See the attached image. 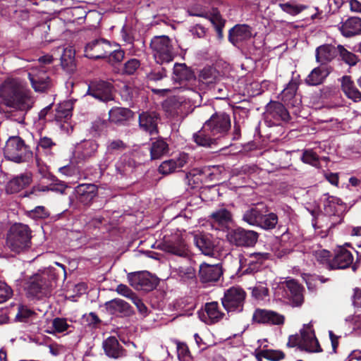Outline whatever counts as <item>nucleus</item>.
Returning a JSON list of instances; mask_svg holds the SVG:
<instances>
[{"label": "nucleus", "mask_w": 361, "mask_h": 361, "mask_svg": "<svg viewBox=\"0 0 361 361\" xmlns=\"http://www.w3.org/2000/svg\"><path fill=\"white\" fill-rule=\"evenodd\" d=\"M78 200L84 205L90 204L97 195V187L94 184H80L75 188Z\"/></svg>", "instance_id": "26"}, {"label": "nucleus", "mask_w": 361, "mask_h": 361, "mask_svg": "<svg viewBox=\"0 0 361 361\" xmlns=\"http://www.w3.org/2000/svg\"><path fill=\"white\" fill-rule=\"evenodd\" d=\"M0 95L6 106L20 111V116L16 120L18 123L23 122L25 112L32 104V99L23 86L16 80H8L1 87Z\"/></svg>", "instance_id": "1"}, {"label": "nucleus", "mask_w": 361, "mask_h": 361, "mask_svg": "<svg viewBox=\"0 0 361 361\" xmlns=\"http://www.w3.org/2000/svg\"><path fill=\"white\" fill-rule=\"evenodd\" d=\"M268 258L267 253L254 252L240 256V268L243 274H252L257 271L264 262Z\"/></svg>", "instance_id": "13"}, {"label": "nucleus", "mask_w": 361, "mask_h": 361, "mask_svg": "<svg viewBox=\"0 0 361 361\" xmlns=\"http://www.w3.org/2000/svg\"><path fill=\"white\" fill-rule=\"evenodd\" d=\"M5 157L16 163L27 161L32 156L23 139L18 136L11 137L4 148Z\"/></svg>", "instance_id": "6"}, {"label": "nucleus", "mask_w": 361, "mask_h": 361, "mask_svg": "<svg viewBox=\"0 0 361 361\" xmlns=\"http://www.w3.org/2000/svg\"><path fill=\"white\" fill-rule=\"evenodd\" d=\"M32 181L30 173H22L11 179L6 185V191L8 193H16L29 185Z\"/></svg>", "instance_id": "32"}, {"label": "nucleus", "mask_w": 361, "mask_h": 361, "mask_svg": "<svg viewBox=\"0 0 361 361\" xmlns=\"http://www.w3.org/2000/svg\"><path fill=\"white\" fill-rule=\"evenodd\" d=\"M104 307L111 314L128 316L133 312L130 305L125 300L119 298L106 302Z\"/></svg>", "instance_id": "28"}, {"label": "nucleus", "mask_w": 361, "mask_h": 361, "mask_svg": "<svg viewBox=\"0 0 361 361\" xmlns=\"http://www.w3.org/2000/svg\"><path fill=\"white\" fill-rule=\"evenodd\" d=\"M213 226L216 229H224L232 221L231 213L225 208H221L211 214Z\"/></svg>", "instance_id": "33"}, {"label": "nucleus", "mask_w": 361, "mask_h": 361, "mask_svg": "<svg viewBox=\"0 0 361 361\" xmlns=\"http://www.w3.org/2000/svg\"><path fill=\"white\" fill-rule=\"evenodd\" d=\"M202 102V95L195 91L190 90L186 96L173 97L167 99L164 107L171 116L187 115Z\"/></svg>", "instance_id": "3"}, {"label": "nucleus", "mask_w": 361, "mask_h": 361, "mask_svg": "<svg viewBox=\"0 0 361 361\" xmlns=\"http://www.w3.org/2000/svg\"><path fill=\"white\" fill-rule=\"evenodd\" d=\"M178 276L183 281L194 279L196 277V271L192 266H180L176 269Z\"/></svg>", "instance_id": "50"}, {"label": "nucleus", "mask_w": 361, "mask_h": 361, "mask_svg": "<svg viewBox=\"0 0 361 361\" xmlns=\"http://www.w3.org/2000/svg\"><path fill=\"white\" fill-rule=\"evenodd\" d=\"M28 77L36 92H44L51 86L49 77L44 66L31 68L28 73Z\"/></svg>", "instance_id": "16"}, {"label": "nucleus", "mask_w": 361, "mask_h": 361, "mask_svg": "<svg viewBox=\"0 0 361 361\" xmlns=\"http://www.w3.org/2000/svg\"><path fill=\"white\" fill-rule=\"evenodd\" d=\"M205 128L217 139L224 136L231 128L229 115L224 112L213 114L205 123Z\"/></svg>", "instance_id": "9"}, {"label": "nucleus", "mask_w": 361, "mask_h": 361, "mask_svg": "<svg viewBox=\"0 0 361 361\" xmlns=\"http://www.w3.org/2000/svg\"><path fill=\"white\" fill-rule=\"evenodd\" d=\"M224 317V313L221 311L217 302H207L204 311L200 314L201 319L207 324L219 322Z\"/></svg>", "instance_id": "21"}, {"label": "nucleus", "mask_w": 361, "mask_h": 361, "mask_svg": "<svg viewBox=\"0 0 361 361\" xmlns=\"http://www.w3.org/2000/svg\"><path fill=\"white\" fill-rule=\"evenodd\" d=\"M56 146V143L48 137H42L38 142V149H42L47 155L53 154L52 149Z\"/></svg>", "instance_id": "53"}, {"label": "nucleus", "mask_w": 361, "mask_h": 361, "mask_svg": "<svg viewBox=\"0 0 361 361\" xmlns=\"http://www.w3.org/2000/svg\"><path fill=\"white\" fill-rule=\"evenodd\" d=\"M263 212V208H260L259 206L251 207L245 211L243 219L250 225L259 226Z\"/></svg>", "instance_id": "38"}, {"label": "nucleus", "mask_w": 361, "mask_h": 361, "mask_svg": "<svg viewBox=\"0 0 361 361\" xmlns=\"http://www.w3.org/2000/svg\"><path fill=\"white\" fill-rule=\"evenodd\" d=\"M353 262L352 253L345 247H339L331 259L330 269H345L350 267Z\"/></svg>", "instance_id": "25"}, {"label": "nucleus", "mask_w": 361, "mask_h": 361, "mask_svg": "<svg viewBox=\"0 0 361 361\" xmlns=\"http://www.w3.org/2000/svg\"><path fill=\"white\" fill-rule=\"evenodd\" d=\"M52 327L54 332L62 333L68 330L69 324L66 319L57 317L53 319Z\"/></svg>", "instance_id": "58"}, {"label": "nucleus", "mask_w": 361, "mask_h": 361, "mask_svg": "<svg viewBox=\"0 0 361 361\" xmlns=\"http://www.w3.org/2000/svg\"><path fill=\"white\" fill-rule=\"evenodd\" d=\"M102 346L105 354L112 358H119L124 355V350L114 336H109L103 341Z\"/></svg>", "instance_id": "31"}, {"label": "nucleus", "mask_w": 361, "mask_h": 361, "mask_svg": "<svg viewBox=\"0 0 361 361\" xmlns=\"http://www.w3.org/2000/svg\"><path fill=\"white\" fill-rule=\"evenodd\" d=\"M245 296L246 293L241 288L233 286L225 291L221 303L227 312H240L243 310Z\"/></svg>", "instance_id": "8"}, {"label": "nucleus", "mask_w": 361, "mask_h": 361, "mask_svg": "<svg viewBox=\"0 0 361 361\" xmlns=\"http://www.w3.org/2000/svg\"><path fill=\"white\" fill-rule=\"evenodd\" d=\"M28 216L32 219H44L49 216V213L44 207L37 206L28 212Z\"/></svg>", "instance_id": "59"}, {"label": "nucleus", "mask_w": 361, "mask_h": 361, "mask_svg": "<svg viewBox=\"0 0 361 361\" xmlns=\"http://www.w3.org/2000/svg\"><path fill=\"white\" fill-rule=\"evenodd\" d=\"M301 338L298 341V348L307 353H320L322 351L319 341L310 324L305 325L300 331Z\"/></svg>", "instance_id": "14"}, {"label": "nucleus", "mask_w": 361, "mask_h": 361, "mask_svg": "<svg viewBox=\"0 0 361 361\" xmlns=\"http://www.w3.org/2000/svg\"><path fill=\"white\" fill-rule=\"evenodd\" d=\"M140 61L137 59H131L124 63L123 72L128 75L133 74L140 67Z\"/></svg>", "instance_id": "57"}, {"label": "nucleus", "mask_w": 361, "mask_h": 361, "mask_svg": "<svg viewBox=\"0 0 361 361\" xmlns=\"http://www.w3.org/2000/svg\"><path fill=\"white\" fill-rule=\"evenodd\" d=\"M312 254L318 262L325 265L327 269H330L329 264L331 263V259H330L331 255L329 251L324 249H317L313 250Z\"/></svg>", "instance_id": "49"}, {"label": "nucleus", "mask_w": 361, "mask_h": 361, "mask_svg": "<svg viewBox=\"0 0 361 361\" xmlns=\"http://www.w3.org/2000/svg\"><path fill=\"white\" fill-rule=\"evenodd\" d=\"M135 167V161L130 157L123 155L116 163V171L121 175H127Z\"/></svg>", "instance_id": "42"}, {"label": "nucleus", "mask_w": 361, "mask_h": 361, "mask_svg": "<svg viewBox=\"0 0 361 361\" xmlns=\"http://www.w3.org/2000/svg\"><path fill=\"white\" fill-rule=\"evenodd\" d=\"M194 243L206 255H210L213 253L214 244L212 237L209 235H195L193 237Z\"/></svg>", "instance_id": "36"}, {"label": "nucleus", "mask_w": 361, "mask_h": 361, "mask_svg": "<svg viewBox=\"0 0 361 361\" xmlns=\"http://www.w3.org/2000/svg\"><path fill=\"white\" fill-rule=\"evenodd\" d=\"M188 154L185 153L180 154L176 159H171L163 161L159 167V171L164 175L178 171L185 165L188 162Z\"/></svg>", "instance_id": "24"}, {"label": "nucleus", "mask_w": 361, "mask_h": 361, "mask_svg": "<svg viewBox=\"0 0 361 361\" xmlns=\"http://www.w3.org/2000/svg\"><path fill=\"white\" fill-rule=\"evenodd\" d=\"M339 30L341 34L350 37L361 34V18L357 17H350L341 23Z\"/></svg>", "instance_id": "29"}, {"label": "nucleus", "mask_w": 361, "mask_h": 361, "mask_svg": "<svg viewBox=\"0 0 361 361\" xmlns=\"http://www.w3.org/2000/svg\"><path fill=\"white\" fill-rule=\"evenodd\" d=\"M330 73V70L326 66L314 68L305 78V82L308 85H318L322 84Z\"/></svg>", "instance_id": "35"}, {"label": "nucleus", "mask_w": 361, "mask_h": 361, "mask_svg": "<svg viewBox=\"0 0 361 361\" xmlns=\"http://www.w3.org/2000/svg\"><path fill=\"white\" fill-rule=\"evenodd\" d=\"M6 246L11 252L20 253L31 246V231L23 224H15L7 233Z\"/></svg>", "instance_id": "4"}, {"label": "nucleus", "mask_w": 361, "mask_h": 361, "mask_svg": "<svg viewBox=\"0 0 361 361\" xmlns=\"http://www.w3.org/2000/svg\"><path fill=\"white\" fill-rule=\"evenodd\" d=\"M177 354L178 358L180 361H189V360L190 359L189 349L185 343H178Z\"/></svg>", "instance_id": "60"}, {"label": "nucleus", "mask_w": 361, "mask_h": 361, "mask_svg": "<svg viewBox=\"0 0 361 361\" xmlns=\"http://www.w3.org/2000/svg\"><path fill=\"white\" fill-rule=\"evenodd\" d=\"M87 94L102 102L114 99L113 86L111 83L104 81L92 82L89 85Z\"/></svg>", "instance_id": "17"}, {"label": "nucleus", "mask_w": 361, "mask_h": 361, "mask_svg": "<svg viewBox=\"0 0 361 361\" xmlns=\"http://www.w3.org/2000/svg\"><path fill=\"white\" fill-rule=\"evenodd\" d=\"M173 78L177 82L188 80L192 76L191 71L184 63H176L173 66Z\"/></svg>", "instance_id": "41"}, {"label": "nucleus", "mask_w": 361, "mask_h": 361, "mask_svg": "<svg viewBox=\"0 0 361 361\" xmlns=\"http://www.w3.org/2000/svg\"><path fill=\"white\" fill-rule=\"evenodd\" d=\"M341 87L346 97L354 102L361 101V92L356 87L350 76H343L341 79Z\"/></svg>", "instance_id": "34"}, {"label": "nucleus", "mask_w": 361, "mask_h": 361, "mask_svg": "<svg viewBox=\"0 0 361 361\" xmlns=\"http://www.w3.org/2000/svg\"><path fill=\"white\" fill-rule=\"evenodd\" d=\"M109 52H111V44L104 39L93 40L85 48V56L95 60L106 58Z\"/></svg>", "instance_id": "15"}, {"label": "nucleus", "mask_w": 361, "mask_h": 361, "mask_svg": "<svg viewBox=\"0 0 361 361\" xmlns=\"http://www.w3.org/2000/svg\"><path fill=\"white\" fill-rule=\"evenodd\" d=\"M287 298L293 305L300 306L303 302L302 288L295 280H288L283 286Z\"/></svg>", "instance_id": "23"}, {"label": "nucleus", "mask_w": 361, "mask_h": 361, "mask_svg": "<svg viewBox=\"0 0 361 361\" xmlns=\"http://www.w3.org/2000/svg\"><path fill=\"white\" fill-rule=\"evenodd\" d=\"M55 264L59 269L50 267L42 273H37L30 277L27 286L28 295L37 298L47 295L51 293L57 278L63 276L64 280L66 279L65 266L59 262H55Z\"/></svg>", "instance_id": "2"}, {"label": "nucleus", "mask_w": 361, "mask_h": 361, "mask_svg": "<svg viewBox=\"0 0 361 361\" xmlns=\"http://www.w3.org/2000/svg\"><path fill=\"white\" fill-rule=\"evenodd\" d=\"M316 61L321 65L331 61L338 55V49L331 44H323L316 49Z\"/></svg>", "instance_id": "30"}, {"label": "nucleus", "mask_w": 361, "mask_h": 361, "mask_svg": "<svg viewBox=\"0 0 361 361\" xmlns=\"http://www.w3.org/2000/svg\"><path fill=\"white\" fill-rule=\"evenodd\" d=\"M322 201L324 214L336 219L332 221L331 226L341 223L346 208L345 204L340 198L327 193L322 197Z\"/></svg>", "instance_id": "7"}, {"label": "nucleus", "mask_w": 361, "mask_h": 361, "mask_svg": "<svg viewBox=\"0 0 361 361\" xmlns=\"http://www.w3.org/2000/svg\"><path fill=\"white\" fill-rule=\"evenodd\" d=\"M337 49L338 54H339L342 60L344 61L346 63L349 64L350 66H353L356 63L357 57L354 54L348 51L342 45H338Z\"/></svg>", "instance_id": "52"}, {"label": "nucleus", "mask_w": 361, "mask_h": 361, "mask_svg": "<svg viewBox=\"0 0 361 361\" xmlns=\"http://www.w3.org/2000/svg\"><path fill=\"white\" fill-rule=\"evenodd\" d=\"M279 7L283 11L293 16H297L307 8V6L297 4L293 1L280 4Z\"/></svg>", "instance_id": "47"}, {"label": "nucleus", "mask_w": 361, "mask_h": 361, "mask_svg": "<svg viewBox=\"0 0 361 361\" xmlns=\"http://www.w3.org/2000/svg\"><path fill=\"white\" fill-rule=\"evenodd\" d=\"M228 241L236 246H253L258 238V233L253 231L238 228L230 231L227 235Z\"/></svg>", "instance_id": "11"}, {"label": "nucleus", "mask_w": 361, "mask_h": 361, "mask_svg": "<svg viewBox=\"0 0 361 361\" xmlns=\"http://www.w3.org/2000/svg\"><path fill=\"white\" fill-rule=\"evenodd\" d=\"M97 149L98 144L92 140L84 141L77 147L78 152L84 159L93 156L97 151Z\"/></svg>", "instance_id": "40"}, {"label": "nucleus", "mask_w": 361, "mask_h": 361, "mask_svg": "<svg viewBox=\"0 0 361 361\" xmlns=\"http://www.w3.org/2000/svg\"><path fill=\"white\" fill-rule=\"evenodd\" d=\"M298 90V83L290 81L286 87L281 92V97L284 102H288L294 97Z\"/></svg>", "instance_id": "54"}, {"label": "nucleus", "mask_w": 361, "mask_h": 361, "mask_svg": "<svg viewBox=\"0 0 361 361\" xmlns=\"http://www.w3.org/2000/svg\"><path fill=\"white\" fill-rule=\"evenodd\" d=\"M301 160L305 163L314 166H317L319 164L318 155L312 149L305 150Z\"/></svg>", "instance_id": "56"}, {"label": "nucleus", "mask_w": 361, "mask_h": 361, "mask_svg": "<svg viewBox=\"0 0 361 361\" xmlns=\"http://www.w3.org/2000/svg\"><path fill=\"white\" fill-rule=\"evenodd\" d=\"M73 104L70 102H64L56 108L54 120L56 121H66L72 116Z\"/></svg>", "instance_id": "39"}, {"label": "nucleus", "mask_w": 361, "mask_h": 361, "mask_svg": "<svg viewBox=\"0 0 361 361\" xmlns=\"http://www.w3.org/2000/svg\"><path fill=\"white\" fill-rule=\"evenodd\" d=\"M252 31L247 25H237L229 30L228 39L235 46L251 38Z\"/></svg>", "instance_id": "27"}, {"label": "nucleus", "mask_w": 361, "mask_h": 361, "mask_svg": "<svg viewBox=\"0 0 361 361\" xmlns=\"http://www.w3.org/2000/svg\"><path fill=\"white\" fill-rule=\"evenodd\" d=\"M159 246L162 250L166 252L183 257H189L187 245L178 233H175L171 237H164V241Z\"/></svg>", "instance_id": "12"}, {"label": "nucleus", "mask_w": 361, "mask_h": 361, "mask_svg": "<svg viewBox=\"0 0 361 361\" xmlns=\"http://www.w3.org/2000/svg\"><path fill=\"white\" fill-rule=\"evenodd\" d=\"M131 114L132 111L127 108H114L109 111V119L113 123H121L129 118Z\"/></svg>", "instance_id": "43"}, {"label": "nucleus", "mask_w": 361, "mask_h": 361, "mask_svg": "<svg viewBox=\"0 0 361 361\" xmlns=\"http://www.w3.org/2000/svg\"><path fill=\"white\" fill-rule=\"evenodd\" d=\"M150 47L154 59L160 64L170 63L176 55L171 39L166 35L154 37Z\"/></svg>", "instance_id": "5"}, {"label": "nucleus", "mask_w": 361, "mask_h": 361, "mask_svg": "<svg viewBox=\"0 0 361 361\" xmlns=\"http://www.w3.org/2000/svg\"><path fill=\"white\" fill-rule=\"evenodd\" d=\"M125 52L121 49H116L112 51L111 49V52L109 53L107 57L109 59V62L111 64H114L118 62H121L124 58Z\"/></svg>", "instance_id": "61"}, {"label": "nucleus", "mask_w": 361, "mask_h": 361, "mask_svg": "<svg viewBox=\"0 0 361 361\" xmlns=\"http://www.w3.org/2000/svg\"><path fill=\"white\" fill-rule=\"evenodd\" d=\"M116 291L119 295L128 298L130 300L136 295V294L128 286L122 283L117 286Z\"/></svg>", "instance_id": "64"}, {"label": "nucleus", "mask_w": 361, "mask_h": 361, "mask_svg": "<svg viewBox=\"0 0 361 361\" xmlns=\"http://www.w3.org/2000/svg\"><path fill=\"white\" fill-rule=\"evenodd\" d=\"M140 128L151 135L158 134V123L160 121V116L158 113L154 111H142L139 115Z\"/></svg>", "instance_id": "19"}, {"label": "nucleus", "mask_w": 361, "mask_h": 361, "mask_svg": "<svg viewBox=\"0 0 361 361\" xmlns=\"http://www.w3.org/2000/svg\"><path fill=\"white\" fill-rule=\"evenodd\" d=\"M265 212H263L262 219H261L259 226L266 230L274 228L278 223L277 215L274 213L266 214Z\"/></svg>", "instance_id": "48"}, {"label": "nucleus", "mask_w": 361, "mask_h": 361, "mask_svg": "<svg viewBox=\"0 0 361 361\" xmlns=\"http://www.w3.org/2000/svg\"><path fill=\"white\" fill-rule=\"evenodd\" d=\"M258 355L271 361H279L285 357L282 351L275 350H263L258 353Z\"/></svg>", "instance_id": "51"}, {"label": "nucleus", "mask_w": 361, "mask_h": 361, "mask_svg": "<svg viewBox=\"0 0 361 361\" xmlns=\"http://www.w3.org/2000/svg\"><path fill=\"white\" fill-rule=\"evenodd\" d=\"M11 288L4 282L0 281V303L4 302L12 295Z\"/></svg>", "instance_id": "63"}, {"label": "nucleus", "mask_w": 361, "mask_h": 361, "mask_svg": "<svg viewBox=\"0 0 361 361\" xmlns=\"http://www.w3.org/2000/svg\"><path fill=\"white\" fill-rule=\"evenodd\" d=\"M265 117L274 122L288 121L290 115L285 106L279 102H271L266 106Z\"/></svg>", "instance_id": "20"}, {"label": "nucleus", "mask_w": 361, "mask_h": 361, "mask_svg": "<svg viewBox=\"0 0 361 361\" xmlns=\"http://www.w3.org/2000/svg\"><path fill=\"white\" fill-rule=\"evenodd\" d=\"M167 143L163 140H158L152 144L150 154L152 159L160 158L168 152Z\"/></svg>", "instance_id": "46"}, {"label": "nucleus", "mask_w": 361, "mask_h": 361, "mask_svg": "<svg viewBox=\"0 0 361 361\" xmlns=\"http://www.w3.org/2000/svg\"><path fill=\"white\" fill-rule=\"evenodd\" d=\"M222 274L221 267L219 264H209L203 263L200 266L199 277L202 283H213L217 281Z\"/></svg>", "instance_id": "22"}, {"label": "nucleus", "mask_w": 361, "mask_h": 361, "mask_svg": "<svg viewBox=\"0 0 361 361\" xmlns=\"http://www.w3.org/2000/svg\"><path fill=\"white\" fill-rule=\"evenodd\" d=\"M127 148V145L121 140H111L108 142L106 147L107 154H114L121 152Z\"/></svg>", "instance_id": "55"}, {"label": "nucleus", "mask_w": 361, "mask_h": 361, "mask_svg": "<svg viewBox=\"0 0 361 361\" xmlns=\"http://www.w3.org/2000/svg\"><path fill=\"white\" fill-rule=\"evenodd\" d=\"M193 139L197 145L202 147H212L217 140L209 133V129L205 128L204 124L201 130L194 134Z\"/></svg>", "instance_id": "37"}, {"label": "nucleus", "mask_w": 361, "mask_h": 361, "mask_svg": "<svg viewBox=\"0 0 361 361\" xmlns=\"http://www.w3.org/2000/svg\"><path fill=\"white\" fill-rule=\"evenodd\" d=\"M130 285L137 290L150 291L157 286V280L148 271L129 273L127 276Z\"/></svg>", "instance_id": "10"}, {"label": "nucleus", "mask_w": 361, "mask_h": 361, "mask_svg": "<svg viewBox=\"0 0 361 361\" xmlns=\"http://www.w3.org/2000/svg\"><path fill=\"white\" fill-rule=\"evenodd\" d=\"M216 78V71L212 67L204 68L199 75V82L207 86L214 84Z\"/></svg>", "instance_id": "44"}, {"label": "nucleus", "mask_w": 361, "mask_h": 361, "mask_svg": "<svg viewBox=\"0 0 361 361\" xmlns=\"http://www.w3.org/2000/svg\"><path fill=\"white\" fill-rule=\"evenodd\" d=\"M34 312L24 305L18 306V312L16 314V318L19 321H25L26 319L31 317L34 314Z\"/></svg>", "instance_id": "62"}, {"label": "nucleus", "mask_w": 361, "mask_h": 361, "mask_svg": "<svg viewBox=\"0 0 361 361\" xmlns=\"http://www.w3.org/2000/svg\"><path fill=\"white\" fill-rule=\"evenodd\" d=\"M252 321L258 324L282 325L284 324L285 317L273 310L259 308L255 310Z\"/></svg>", "instance_id": "18"}, {"label": "nucleus", "mask_w": 361, "mask_h": 361, "mask_svg": "<svg viewBox=\"0 0 361 361\" xmlns=\"http://www.w3.org/2000/svg\"><path fill=\"white\" fill-rule=\"evenodd\" d=\"M61 63L63 68L68 72H72L75 70L74 53L71 49H64L61 57Z\"/></svg>", "instance_id": "45"}]
</instances>
